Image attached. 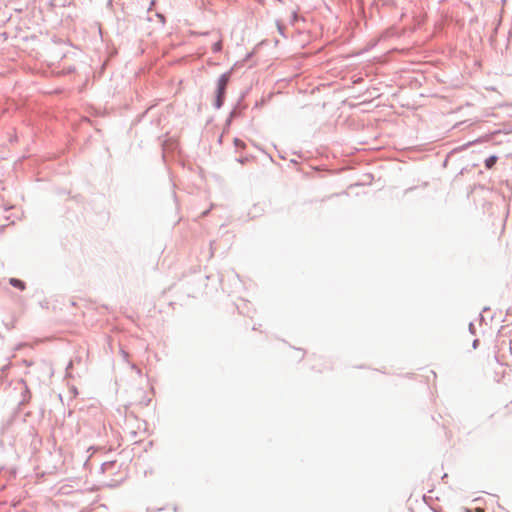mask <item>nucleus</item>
Segmentation results:
<instances>
[{
  "label": "nucleus",
  "mask_w": 512,
  "mask_h": 512,
  "mask_svg": "<svg viewBox=\"0 0 512 512\" xmlns=\"http://www.w3.org/2000/svg\"><path fill=\"white\" fill-rule=\"evenodd\" d=\"M229 79H230V73H224L222 74L219 79H218V83H217V107H220L221 104H222V98L224 97V94H225V89L227 87V84L229 82Z\"/></svg>",
  "instance_id": "f257e3e1"
},
{
  "label": "nucleus",
  "mask_w": 512,
  "mask_h": 512,
  "mask_svg": "<svg viewBox=\"0 0 512 512\" xmlns=\"http://www.w3.org/2000/svg\"><path fill=\"white\" fill-rule=\"evenodd\" d=\"M497 159H498V158H497V156H495V155L490 156L489 158H487V159L485 160V167H486L487 169H491V168H493V166H494V165H495V163L497 162Z\"/></svg>",
  "instance_id": "f03ea898"
},
{
  "label": "nucleus",
  "mask_w": 512,
  "mask_h": 512,
  "mask_svg": "<svg viewBox=\"0 0 512 512\" xmlns=\"http://www.w3.org/2000/svg\"><path fill=\"white\" fill-rule=\"evenodd\" d=\"M10 284L20 290H24L25 289V284L24 282H22L21 280L19 279H16V278H11L10 279Z\"/></svg>",
  "instance_id": "7ed1b4c3"
},
{
  "label": "nucleus",
  "mask_w": 512,
  "mask_h": 512,
  "mask_svg": "<svg viewBox=\"0 0 512 512\" xmlns=\"http://www.w3.org/2000/svg\"><path fill=\"white\" fill-rule=\"evenodd\" d=\"M221 49H222V41H221V40L217 41V42H216V43H214V44H213V46H212V50H213L214 52H219V51H221Z\"/></svg>",
  "instance_id": "20e7f679"
},
{
  "label": "nucleus",
  "mask_w": 512,
  "mask_h": 512,
  "mask_svg": "<svg viewBox=\"0 0 512 512\" xmlns=\"http://www.w3.org/2000/svg\"><path fill=\"white\" fill-rule=\"evenodd\" d=\"M234 143L237 147H241V148H245V144L243 141L239 140V139H235L234 140Z\"/></svg>",
  "instance_id": "39448f33"
}]
</instances>
